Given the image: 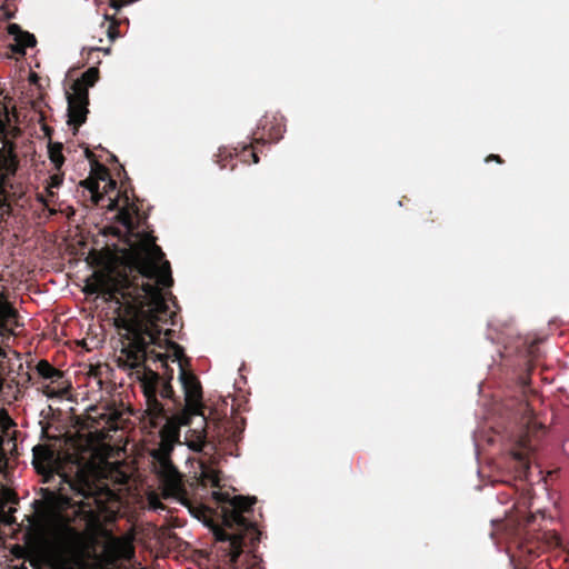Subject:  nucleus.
I'll return each instance as SVG.
<instances>
[{
	"mask_svg": "<svg viewBox=\"0 0 569 569\" xmlns=\"http://www.w3.org/2000/svg\"><path fill=\"white\" fill-rule=\"evenodd\" d=\"M151 244L140 243L122 250L121 256L97 257L100 269L86 282L87 293L102 295L119 305L116 326L124 331L121 356L131 365L147 357L148 343H159L161 325H177L178 315L162 292L173 284L170 262L158 244Z\"/></svg>",
	"mask_w": 569,
	"mask_h": 569,
	"instance_id": "obj_1",
	"label": "nucleus"
},
{
	"mask_svg": "<svg viewBox=\"0 0 569 569\" xmlns=\"http://www.w3.org/2000/svg\"><path fill=\"white\" fill-rule=\"evenodd\" d=\"M32 466L44 483L58 476L60 487L52 501L54 511L49 531L41 520L32 518L24 533L26 543L44 545L52 541L59 548L71 551L82 548L89 539L104 531L98 499L92 496L91 483L82 470L79 469L74 477L61 471L56 451L49 445L33 447Z\"/></svg>",
	"mask_w": 569,
	"mask_h": 569,
	"instance_id": "obj_2",
	"label": "nucleus"
},
{
	"mask_svg": "<svg viewBox=\"0 0 569 569\" xmlns=\"http://www.w3.org/2000/svg\"><path fill=\"white\" fill-rule=\"evenodd\" d=\"M163 496L177 499L189 512L202 521L213 533L216 541L228 542L230 561L236 563L246 545V532H257L244 516L252 511L256 497L233 496L221 492L206 481L192 477L184 480L179 475L163 488Z\"/></svg>",
	"mask_w": 569,
	"mask_h": 569,
	"instance_id": "obj_3",
	"label": "nucleus"
},
{
	"mask_svg": "<svg viewBox=\"0 0 569 569\" xmlns=\"http://www.w3.org/2000/svg\"><path fill=\"white\" fill-rule=\"evenodd\" d=\"M173 335V329H166L164 331L161 329L159 343L150 342L147 345V357L137 365H131L127 357H124V366H128L129 368L143 366L144 368L147 367L144 365L147 361H152L154 363L160 362L161 368L164 369L163 375H160V377L162 381H167L171 369L168 361L171 360L172 362H178L180 369L179 380L184 392L186 401V408L183 410L203 409L202 387L200 380L191 370L188 369V367H190V359L184 355L183 347L170 340Z\"/></svg>",
	"mask_w": 569,
	"mask_h": 569,
	"instance_id": "obj_4",
	"label": "nucleus"
},
{
	"mask_svg": "<svg viewBox=\"0 0 569 569\" xmlns=\"http://www.w3.org/2000/svg\"><path fill=\"white\" fill-rule=\"evenodd\" d=\"M104 207L108 211L118 210L114 220L126 230L122 231L118 226L110 224L106 226L101 233L118 238L126 247L120 248L118 244H113L112 248L106 247V252L98 257L121 256L122 250L131 249L140 243L146 244V247H149V244L151 247V242L157 244L156 237L151 232L139 230L147 218L140 212L139 206L131 199L127 189L118 190L116 197L109 198V203Z\"/></svg>",
	"mask_w": 569,
	"mask_h": 569,
	"instance_id": "obj_5",
	"label": "nucleus"
},
{
	"mask_svg": "<svg viewBox=\"0 0 569 569\" xmlns=\"http://www.w3.org/2000/svg\"><path fill=\"white\" fill-rule=\"evenodd\" d=\"M173 379V369H170L168 380L162 381L160 373L144 367V370L139 378L140 385L146 398L147 409L146 412L149 417L150 425L157 428L162 421H166L160 429V439L170 440V442H179L180 430L179 413L173 419H168L163 405L158 399L160 396L163 399L172 400L174 405H180L179 399L176 397L171 380Z\"/></svg>",
	"mask_w": 569,
	"mask_h": 569,
	"instance_id": "obj_6",
	"label": "nucleus"
},
{
	"mask_svg": "<svg viewBox=\"0 0 569 569\" xmlns=\"http://www.w3.org/2000/svg\"><path fill=\"white\" fill-rule=\"evenodd\" d=\"M19 159L12 148L0 149V216L11 214V206L23 208L27 202L26 187L14 181Z\"/></svg>",
	"mask_w": 569,
	"mask_h": 569,
	"instance_id": "obj_7",
	"label": "nucleus"
},
{
	"mask_svg": "<svg viewBox=\"0 0 569 569\" xmlns=\"http://www.w3.org/2000/svg\"><path fill=\"white\" fill-rule=\"evenodd\" d=\"M36 373L38 375L37 383L41 385L39 389L48 398H62L71 388L64 372L53 367L46 359L36 365Z\"/></svg>",
	"mask_w": 569,
	"mask_h": 569,
	"instance_id": "obj_8",
	"label": "nucleus"
},
{
	"mask_svg": "<svg viewBox=\"0 0 569 569\" xmlns=\"http://www.w3.org/2000/svg\"><path fill=\"white\" fill-rule=\"evenodd\" d=\"M109 177V169L104 164L99 161H92L90 176L79 182V188L82 189L83 202L87 208H93L96 206L104 208L102 204L104 196L100 192L99 182L106 181Z\"/></svg>",
	"mask_w": 569,
	"mask_h": 569,
	"instance_id": "obj_9",
	"label": "nucleus"
},
{
	"mask_svg": "<svg viewBox=\"0 0 569 569\" xmlns=\"http://www.w3.org/2000/svg\"><path fill=\"white\" fill-rule=\"evenodd\" d=\"M173 447L174 443L170 442V440L160 439L158 448L151 451L156 472L161 481L162 489L181 475L171 460Z\"/></svg>",
	"mask_w": 569,
	"mask_h": 569,
	"instance_id": "obj_10",
	"label": "nucleus"
},
{
	"mask_svg": "<svg viewBox=\"0 0 569 569\" xmlns=\"http://www.w3.org/2000/svg\"><path fill=\"white\" fill-rule=\"evenodd\" d=\"M561 546V538L556 531H543L537 537V540H519V557L528 556V560H532L539 556L538 549L541 547L560 548Z\"/></svg>",
	"mask_w": 569,
	"mask_h": 569,
	"instance_id": "obj_11",
	"label": "nucleus"
},
{
	"mask_svg": "<svg viewBox=\"0 0 569 569\" xmlns=\"http://www.w3.org/2000/svg\"><path fill=\"white\" fill-rule=\"evenodd\" d=\"M261 133H253V141L257 143L277 142L282 138L284 132V123L282 118L277 116H264L258 126Z\"/></svg>",
	"mask_w": 569,
	"mask_h": 569,
	"instance_id": "obj_12",
	"label": "nucleus"
},
{
	"mask_svg": "<svg viewBox=\"0 0 569 569\" xmlns=\"http://www.w3.org/2000/svg\"><path fill=\"white\" fill-rule=\"evenodd\" d=\"M68 123L72 126L76 130L80 126H82L87 120V114L89 112V93H79L72 91V93H68Z\"/></svg>",
	"mask_w": 569,
	"mask_h": 569,
	"instance_id": "obj_13",
	"label": "nucleus"
},
{
	"mask_svg": "<svg viewBox=\"0 0 569 569\" xmlns=\"http://www.w3.org/2000/svg\"><path fill=\"white\" fill-rule=\"evenodd\" d=\"M530 439L527 435L521 436L510 450L517 476L521 479L527 478L530 468Z\"/></svg>",
	"mask_w": 569,
	"mask_h": 569,
	"instance_id": "obj_14",
	"label": "nucleus"
},
{
	"mask_svg": "<svg viewBox=\"0 0 569 569\" xmlns=\"http://www.w3.org/2000/svg\"><path fill=\"white\" fill-rule=\"evenodd\" d=\"M179 423L182 426H188L189 429H204L208 431H212V433L217 435L219 432L218 423L216 421H209L204 416L202 409H189L182 410L179 413Z\"/></svg>",
	"mask_w": 569,
	"mask_h": 569,
	"instance_id": "obj_15",
	"label": "nucleus"
},
{
	"mask_svg": "<svg viewBox=\"0 0 569 569\" xmlns=\"http://www.w3.org/2000/svg\"><path fill=\"white\" fill-rule=\"evenodd\" d=\"M19 313L0 293V335L9 337L14 335V328L22 326L19 322Z\"/></svg>",
	"mask_w": 569,
	"mask_h": 569,
	"instance_id": "obj_16",
	"label": "nucleus"
},
{
	"mask_svg": "<svg viewBox=\"0 0 569 569\" xmlns=\"http://www.w3.org/2000/svg\"><path fill=\"white\" fill-rule=\"evenodd\" d=\"M217 437H220V432L214 435L212 431L200 428L188 429L184 436V442L192 451L201 452L206 446L210 443L213 445Z\"/></svg>",
	"mask_w": 569,
	"mask_h": 569,
	"instance_id": "obj_17",
	"label": "nucleus"
},
{
	"mask_svg": "<svg viewBox=\"0 0 569 569\" xmlns=\"http://www.w3.org/2000/svg\"><path fill=\"white\" fill-rule=\"evenodd\" d=\"M8 33L14 38V43L10 44V49L16 54L24 56L27 48H32L37 44L36 37L28 31L21 30L16 23L9 24Z\"/></svg>",
	"mask_w": 569,
	"mask_h": 569,
	"instance_id": "obj_18",
	"label": "nucleus"
},
{
	"mask_svg": "<svg viewBox=\"0 0 569 569\" xmlns=\"http://www.w3.org/2000/svg\"><path fill=\"white\" fill-rule=\"evenodd\" d=\"M13 427H16V423L8 411L0 409V463L6 460V450L3 448L6 438H8V442L13 441V438L10 436V430Z\"/></svg>",
	"mask_w": 569,
	"mask_h": 569,
	"instance_id": "obj_19",
	"label": "nucleus"
},
{
	"mask_svg": "<svg viewBox=\"0 0 569 569\" xmlns=\"http://www.w3.org/2000/svg\"><path fill=\"white\" fill-rule=\"evenodd\" d=\"M99 79V70L96 67L89 68L80 78L73 81L71 90L79 93H89V88L93 87Z\"/></svg>",
	"mask_w": 569,
	"mask_h": 569,
	"instance_id": "obj_20",
	"label": "nucleus"
},
{
	"mask_svg": "<svg viewBox=\"0 0 569 569\" xmlns=\"http://www.w3.org/2000/svg\"><path fill=\"white\" fill-rule=\"evenodd\" d=\"M62 143L56 142L49 144V158L51 162L54 164L57 170H60L64 163V157L62 154Z\"/></svg>",
	"mask_w": 569,
	"mask_h": 569,
	"instance_id": "obj_21",
	"label": "nucleus"
},
{
	"mask_svg": "<svg viewBox=\"0 0 569 569\" xmlns=\"http://www.w3.org/2000/svg\"><path fill=\"white\" fill-rule=\"evenodd\" d=\"M254 143L256 142L252 140V142L249 146L242 147L241 152L238 154L242 162H246V163H258L259 162V157L256 151Z\"/></svg>",
	"mask_w": 569,
	"mask_h": 569,
	"instance_id": "obj_22",
	"label": "nucleus"
},
{
	"mask_svg": "<svg viewBox=\"0 0 569 569\" xmlns=\"http://www.w3.org/2000/svg\"><path fill=\"white\" fill-rule=\"evenodd\" d=\"M197 479H201L207 482V485L213 489L220 488V477L218 472L210 468H203L200 477Z\"/></svg>",
	"mask_w": 569,
	"mask_h": 569,
	"instance_id": "obj_23",
	"label": "nucleus"
},
{
	"mask_svg": "<svg viewBox=\"0 0 569 569\" xmlns=\"http://www.w3.org/2000/svg\"><path fill=\"white\" fill-rule=\"evenodd\" d=\"M99 418L101 420H106L103 428H108L110 430H116L118 428V413L113 412L108 416L102 413Z\"/></svg>",
	"mask_w": 569,
	"mask_h": 569,
	"instance_id": "obj_24",
	"label": "nucleus"
},
{
	"mask_svg": "<svg viewBox=\"0 0 569 569\" xmlns=\"http://www.w3.org/2000/svg\"><path fill=\"white\" fill-rule=\"evenodd\" d=\"M526 536H528V532H525V533L519 532L518 536L515 538L513 543L517 546V549H519V540H530ZM519 555H520V551L517 550V552L511 556V560L513 561L516 558H518L520 562H529L530 561V560H528V556L520 558Z\"/></svg>",
	"mask_w": 569,
	"mask_h": 569,
	"instance_id": "obj_25",
	"label": "nucleus"
},
{
	"mask_svg": "<svg viewBox=\"0 0 569 569\" xmlns=\"http://www.w3.org/2000/svg\"><path fill=\"white\" fill-rule=\"evenodd\" d=\"M117 190V181L114 179L111 178V176L109 177V179L106 180V186L103 187V191H100L101 193H103L104 196V199L106 198H112L110 196L111 192H114Z\"/></svg>",
	"mask_w": 569,
	"mask_h": 569,
	"instance_id": "obj_26",
	"label": "nucleus"
},
{
	"mask_svg": "<svg viewBox=\"0 0 569 569\" xmlns=\"http://www.w3.org/2000/svg\"><path fill=\"white\" fill-rule=\"evenodd\" d=\"M16 511L14 508H10V510L7 512L4 510L0 511V520L6 525H13L16 523V518L13 516V512Z\"/></svg>",
	"mask_w": 569,
	"mask_h": 569,
	"instance_id": "obj_27",
	"label": "nucleus"
},
{
	"mask_svg": "<svg viewBox=\"0 0 569 569\" xmlns=\"http://www.w3.org/2000/svg\"><path fill=\"white\" fill-rule=\"evenodd\" d=\"M420 217L423 223H433L437 221V216L430 208H426L420 212Z\"/></svg>",
	"mask_w": 569,
	"mask_h": 569,
	"instance_id": "obj_28",
	"label": "nucleus"
},
{
	"mask_svg": "<svg viewBox=\"0 0 569 569\" xmlns=\"http://www.w3.org/2000/svg\"><path fill=\"white\" fill-rule=\"evenodd\" d=\"M63 182L61 173H54L50 177L49 188H59Z\"/></svg>",
	"mask_w": 569,
	"mask_h": 569,
	"instance_id": "obj_29",
	"label": "nucleus"
},
{
	"mask_svg": "<svg viewBox=\"0 0 569 569\" xmlns=\"http://www.w3.org/2000/svg\"><path fill=\"white\" fill-rule=\"evenodd\" d=\"M217 157H218L217 163L220 166L221 169H224L227 167V163H224V160H227L228 157L230 159H232V154L231 153H229L228 156H224L221 151H220V153Z\"/></svg>",
	"mask_w": 569,
	"mask_h": 569,
	"instance_id": "obj_30",
	"label": "nucleus"
},
{
	"mask_svg": "<svg viewBox=\"0 0 569 569\" xmlns=\"http://www.w3.org/2000/svg\"><path fill=\"white\" fill-rule=\"evenodd\" d=\"M486 162L496 161L497 163H503V159L499 154L491 153L486 159Z\"/></svg>",
	"mask_w": 569,
	"mask_h": 569,
	"instance_id": "obj_31",
	"label": "nucleus"
},
{
	"mask_svg": "<svg viewBox=\"0 0 569 569\" xmlns=\"http://www.w3.org/2000/svg\"><path fill=\"white\" fill-rule=\"evenodd\" d=\"M84 153H86V158L90 162V166H92V161H98L97 158H96V154L91 150H89L88 148L86 149Z\"/></svg>",
	"mask_w": 569,
	"mask_h": 569,
	"instance_id": "obj_32",
	"label": "nucleus"
},
{
	"mask_svg": "<svg viewBox=\"0 0 569 569\" xmlns=\"http://www.w3.org/2000/svg\"><path fill=\"white\" fill-rule=\"evenodd\" d=\"M22 376L24 377V382H22L21 385L24 386V383L30 382L31 375L29 372H24Z\"/></svg>",
	"mask_w": 569,
	"mask_h": 569,
	"instance_id": "obj_33",
	"label": "nucleus"
},
{
	"mask_svg": "<svg viewBox=\"0 0 569 569\" xmlns=\"http://www.w3.org/2000/svg\"><path fill=\"white\" fill-rule=\"evenodd\" d=\"M536 345H537V342H536V341H533V342L529 346L528 352H529L530 355H533V352H535V348H536Z\"/></svg>",
	"mask_w": 569,
	"mask_h": 569,
	"instance_id": "obj_34",
	"label": "nucleus"
},
{
	"mask_svg": "<svg viewBox=\"0 0 569 569\" xmlns=\"http://www.w3.org/2000/svg\"><path fill=\"white\" fill-rule=\"evenodd\" d=\"M527 408H528V403L527 402H525V401L520 402L519 411L525 412L527 410Z\"/></svg>",
	"mask_w": 569,
	"mask_h": 569,
	"instance_id": "obj_35",
	"label": "nucleus"
},
{
	"mask_svg": "<svg viewBox=\"0 0 569 569\" xmlns=\"http://www.w3.org/2000/svg\"><path fill=\"white\" fill-rule=\"evenodd\" d=\"M38 200L46 204L44 198L42 194H38Z\"/></svg>",
	"mask_w": 569,
	"mask_h": 569,
	"instance_id": "obj_36",
	"label": "nucleus"
},
{
	"mask_svg": "<svg viewBox=\"0 0 569 569\" xmlns=\"http://www.w3.org/2000/svg\"><path fill=\"white\" fill-rule=\"evenodd\" d=\"M111 161H118L117 157L116 156H111Z\"/></svg>",
	"mask_w": 569,
	"mask_h": 569,
	"instance_id": "obj_37",
	"label": "nucleus"
},
{
	"mask_svg": "<svg viewBox=\"0 0 569 569\" xmlns=\"http://www.w3.org/2000/svg\"><path fill=\"white\" fill-rule=\"evenodd\" d=\"M91 51H100V48L94 47V48L91 49Z\"/></svg>",
	"mask_w": 569,
	"mask_h": 569,
	"instance_id": "obj_38",
	"label": "nucleus"
},
{
	"mask_svg": "<svg viewBox=\"0 0 569 569\" xmlns=\"http://www.w3.org/2000/svg\"><path fill=\"white\" fill-rule=\"evenodd\" d=\"M11 381H12V382H14L16 385H20V382H19V381H16V379H14V378H12V379H11Z\"/></svg>",
	"mask_w": 569,
	"mask_h": 569,
	"instance_id": "obj_39",
	"label": "nucleus"
},
{
	"mask_svg": "<svg viewBox=\"0 0 569 569\" xmlns=\"http://www.w3.org/2000/svg\"><path fill=\"white\" fill-rule=\"evenodd\" d=\"M533 518V516H531L530 518L527 519V523H529L531 521V519Z\"/></svg>",
	"mask_w": 569,
	"mask_h": 569,
	"instance_id": "obj_40",
	"label": "nucleus"
}]
</instances>
